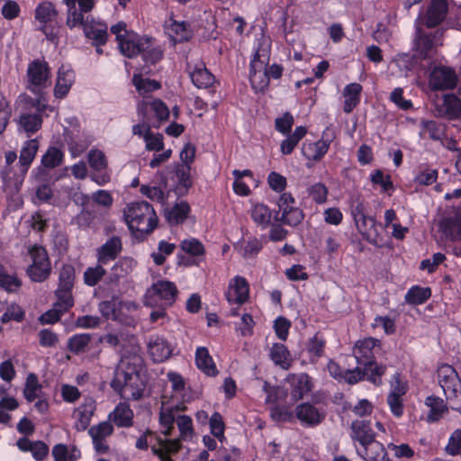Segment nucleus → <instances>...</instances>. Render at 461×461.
<instances>
[{
    "mask_svg": "<svg viewBox=\"0 0 461 461\" xmlns=\"http://www.w3.org/2000/svg\"><path fill=\"white\" fill-rule=\"evenodd\" d=\"M190 166H180L176 167V176L177 177L178 185L176 186V193L178 194H184L192 186V180L190 177Z\"/></svg>",
    "mask_w": 461,
    "mask_h": 461,
    "instance_id": "37",
    "label": "nucleus"
},
{
    "mask_svg": "<svg viewBox=\"0 0 461 461\" xmlns=\"http://www.w3.org/2000/svg\"><path fill=\"white\" fill-rule=\"evenodd\" d=\"M422 134H429V137L434 140H439L445 136V126L435 121L422 120L420 122Z\"/></svg>",
    "mask_w": 461,
    "mask_h": 461,
    "instance_id": "42",
    "label": "nucleus"
},
{
    "mask_svg": "<svg viewBox=\"0 0 461 461\" xmlns=\"http://www.w3.org/2000/svg\"><path fill=\"white\" fill-rule=\"evenodd\" d=\"M443 29L427 32L417 23L413 39V58L415 59H431L436 54L438 46L442 45Z\"/></svg>",
    "mask_w": 461,
    "mask_h": 461,
    "instance_id": "3",
    "label": "nucleus"
},
{
    "mask_svg": "<svg viewBox=\"0 0 461 461\" xmlns=\"http://www.w3.org/2000/svg\"><path fill=\"white\" fill-rule=\"evenodd\" d=\"M448 12L447 0H431L425 14L419 18L417 23L427 28H434L440 24Z\"/></svg>",
    "mask_w": 461,
    "mask_h": 461,
    "instance_id": "9",
    "label": "nucleus"
},
{
    "mask_svg": "<svg viewBox=\"0 0 461 461\" xmlns=\"http://www.w3.org/2000/svg\"><path fill=\"white\" fill-rule=\"evenodd\" d=\"M461 449V429H456L449 438L448 444L446 447V451L451 455L456 456Z\"/></svg>",
    "mask_w": 461,
    "mask_h": 461,
    "instance_id": "64",
    "label": "nucleus"
},
{
    "mask_svg": "<svg viewBox=\"0 0 461 461\" xmlns=\"http://www.w3.org/2000/svg\"><path fill=\"white\" fill-rule=\"evenodd\" d=\"M32 263L27 267L26 274L32 282H43L51 273V265L47 250L38 245L29 249Z\"/></svg>",
    "mask_w": 461,
    "mask_h": 461,
    "instance_id": "6",
    "label": "nucleus"
},
{
    "mask_svg": "<svg viewBox=\"0 0 461 461\" xmlns=\"http://www.w3.org/2000/svg\"><path fill=\"white\" fill-rule=\"evenodd\" d=\"M88 162L90 167L97 172L93 179L99 185H104L110 180L109 175L105 172L107 167V159L104 153L98 149H92L88 153Z\"/></svg>",
    "mask_w": 461,
    "mask_h": 461,
    "instance_id": "16",
    "label": "nucleus"
},
{
    "mask_svg": "<svg viewBox=\"0 0 461 461\" xmlns=\"http://www.w3.org/2000/svg\"><path fill=\"white\" fill-rule=\"evenodd\" d=\"M46 110L53 111V108L46 104L41 95L37 98L29 97L19 116L20 127L27 133H35L42 125V113Z\"/></svg>",
    "mask_w": 461,
    "mask_h": 461,
    "instance_id": "4",
    "label": "nucleus"
},
{
    "mask_svg": "<svg viewBox=\"0 0 461 461\" xmlns=\"http://www.w3.org/2000/svg\"><path fill=\"white\" fill-rule=\"evenodd\" d=\"M362 86L358 83H351L344 88V107L345 113H349L358 104Z\"/></svg>",
    "mask_w": 461,
    "mask_h": 461,
    "instance_id": "31",
    "label": "nucleus"
},
{
    "mask_svg": "<svg viewBox=\"0 0 461 461\" xmlns=\"http://www.w3.org/2000/svg\"><path fill=\"white\" fill-rule=\"evenodd\" d=\"M74 82V73L71 70H59L54 95L57 98H63L68 93Z\"/></svg>",
    "mask_w": 461,
    "mask_h": 461,
    "instance_id": "32",
    "label": "nucleus"
},
{
    "mask_svg": "<svg viewBox=\"0 0 461 461\" xmlns=\"http://www.w3.org/2000/svg\"><path fill=\"white\" fill-rule=\"evenodd\" d=\"M193 83L198 88H208L212 86L214 77L205 68H197L190 74Z\"/></svg>",
    "mask_w": 461,
    "mask_h": 461,
    "instance_id": "39",
    "label": "nucleus"
},
{
    "mask_svg": "<svg viewBox=\"0 0 461 461\" xmlns=\"http://www.w3.org/2000/svg\"><path fill=\"white\" fill-rule=\"evenodd\" d=\"M151 40L150 37H139L131 33L118 41V44L121 52L124 56L131 59L140 54L142 51L141 49H143L144 45H148Z\"/></svg>",
    "mask_w": 461,
    "mask_h": 461,
    "instance_id": "18",
    "label": "nucleus"
},
{
    "mask_svg": "<svg viewBox=\"0 0 461 461\" xmlns=\"http://www.w3.org/2000/svg\"><path fill=\"white\" fill-rule=\"evenodd\" d=\"M93 337L88 333L76 334L68 341V349L75 355L84 353L89 349Z\"/></svg>",
    "mask_w": 461,
    "mask_h": 461,
    "instance_id": "34",
    "label": "nucleus"
},
{
    "mask_svg": "<svg viewBox=\"0 0 461 461\" xmlns=\"http://www.w3.org/2000/svg\"><path fill=\"white\" fill-rule=\"evenodd\" d=\"M75 279V268L71 265H64L59 272V286L73 288Z\"/></svg>",
    "mask_w": 461,
    "mask_h": 461,
    "instance_id": "58",
    "label": "nucleus"
},
{
    "mask_svg": "<svg viewBox=\"0 0 461 461\" xmlns=\"http://www.w3.org/2000/svg\"><path fill=\"white\" fill-rule=\"evenodd\" d=\"M304 218L303 211L298 207H291L287 213H282L281 217L276 216V221H281L290 226H297Z\"/></svg>",
    "mask_w": 461,
    "mask_h": 461,
    "instance_id": "52",
    "label": "nucleus"
},
{
    "mask_svg": "<svg viewBox=\"0 0 461 461\" xmlns=\"http://www.w3.org/2000/svg\"><path fill=\"white\" fill-rule=\"evenodd\" d=\"M122 250V239L119 236H113L96 249L97 262L106 265L116 259Z\"/></svg>",
    "mask_w": 461,
    "mask_h": 461,
    "instance_id": "14",
    "label": "nucleus"
},
{
    "mask_svg": "<svg viewBox=\"0 0 461 461\" xmlns=\"http://www.w3.org/2000/svg\"><path fill=\"white\" fill-rule=\"evenodd\" d=\"M439 229L446 234V236L454 237L456 232H458L461 237L460 220L456 221L453 218H444L439 223Z\"/></svg>",
    "mask_w": 461,
    "mask_h": 461,
    "instance_id": "59",
    "label": "nucleus"
},
{
    "mask_svg": "<svg viewBox=\"0 0 461 461\" xmlns=\"http://www.w3.org/2000/svg\"><path fill=\"white\" fill-rule=\"evenodd\" d=\"M109 418L118 427H131L132 425L133 412L129 404L120 402L115 410L109 415Z\"/></svg>",
    "mask_w": 461,
    "mask_h": 461,
    "instance_id": "29",
    "label": "nucleus"
},
{
    "mask_svg": "<svg viewBox=\"0 0 461 461\" xmlns=\"http://www.w3.org/2000/svg\"><path fill=\"white\" fill-rule=\"evenodd\" d=\"M95 411V402L92 399L86 400L75 410V414L77 417V421L75 425L77 430L83 431L87 429Z\"/></svg>",
    "mask_w": 461,
    "mask_h": 461,
    "instance_id": "22",
    "label": "nucleus"
},
{
    "mask_svg": "<svg viewBox=\"0 0 461 461\" xmlns=\"http://www.w3.org/2000/svg\"><path fill=\"white\" fill-rule=\"evenodd\" d=\"M23 316L24 312L20 308V306L16 304H12L6 309L5 312L2 315L1 321L3 323H7L12 320L21 321L23 319Z\"/></svg>",
    "mask_w": 461,
    "mask_h": 461,
    "instance_id": "62",
    "label": "nucleus"
},
{
    "mask_svg": "<svg viewBox=\"0 0 461 461\" xmlns=\"http://www.w3.org/2000/svg\"><path fill=\"white\" fill-rule=\"evenodd\" d=\"M356 226L362 236L371 242L370 238L375 232V221L366 214L355 221Z\"/></svg>",
    "mask_w": 461,
    "mask_h": 461,
    "instance_id": "44",
    "label": "nucleus"
},
{
    "mask_svg": "<svg viewBox=\"0 0 461 461\" xmlns=\"http://www.w3.org/2000/svg\"><path fill=\"white\" fill-rule=\"evenodd\" d=\"M195 363L197 367L207 375L215 376L218 374L216 366L204 347H199L196 349Z\"/></svg>",
    "mask_w": 461,
    "mask_h": 461,
    "instance_id": "25",
    "label": "nucleus"
},
{
    "mask_svg": "<svg viewBox=\"0 0 461 461\" xmlns=\"http://www.w3.org/2000/svg\"><path fill=\"white\" fill-rule=\"evenodd\" d=\"M176 294L177 289L174 283L158 281L148 289L144 304L151 308H166L174 303Z\"/></svg>",
    "mask_w": 461,
    "mask_h": 461,
    "instance_id": "5",
    "label": "nucleus"
},
{
    "mask_svg": "<svg viewBox=\"0 0 461 461\" xmlns=\"http://www.w3.org/2000/svg\"><path fill=\"white\" fill-rule=\"evenodd\" d=\"M249 80L256 91H264L269 85L267 71L249 73Z\"/></svg>",
    "mask_w": 461,
    "mask_h": 461,
    "instance_id": "60",
    "label": "nucleus"
},
{
    "mask_svg": "<svg viewBox=\"0 0 461 461\" xmlns=\"http://www.w3.org/2000/svg\"><path fill=\"white\" fill-rule=\"evenodd\" d=\"M270 357L274 363L284 369L291 366L290 353L286 347L280 343H275L270 350Z\"/></svg>",
    "mask_w": 461,
    "mask_h": 461,
    "instance_id": "35",
    "label": "nucleus"
},
{
    "mask_svg": "<svg viewBox=\"0 0 461 461\" xmlns=\"http://www.w3.org/2000/svg\"><path fill=\"white\" fill-rule=\"evenodd\" d=\"M431 295L429 287L412 286L405 295V301L410 304H421Z\"/></svg>",
    "mask_w": 461,
    "mask_h": 461,
    "instance_id": "40",
    "label": "nucleus"
},
{
    "mask_svg": "<svg viewBox=\"0 0 461 461\" xmlns=\"http://www.w3.org/2000/svg\"><path fill=\"white\" fill-rule=\"evenodd\" d=\"M149 354L154 362H163L171 355V348L162 338H156L148 344Z\"/></svg>",
    "mask_w": 461,
    "mask_h": 461,
    "instance_id": "23",
    "label": "nucleus"
},
{
    "mask_svg": "<svg viewBox=\"0 0 461 461\" xmlns=\"http://www.w3.org/2000/svg\"><path fill=\"white\" fill-rule=\"evenodd\" d=\"M180 248L191 256L198 257L204 254V247L197 239L184 240L180 244Z\"/></svg>",
    "mask_w": 461,
    "mask_h": 461,
    "instance_id": "56",
    "label": "nucleus"
},
{
    "mask_svg": "<svg viewBox=\"0 0 461 461\" xmlns=\"http://www.w3.org/2000/svg\"><path fill=\"white\" fill-rule=\"evenodd\" d=\"M384 449V446L375 440L368 445L363 447L362 451H358V454L365 459V461H374L379 454L382 455V451Z\"/></svg>",
    "mask_w": 461,
    "mask_h": 461,
    "instance_id": "55",
    "label": "nucleus"
},
{
    "mask_svg": "<svg viewBox=\"0 0 461 461\" xmlns=\"http://www.w3.org/2000/svg\"><path fill=\"white\" fill-rule=\"evenodd\" d=\"M211 433L217 438L221 442L225 439L224 437V422L221 415L219 412H214L209 420Z\"/></svg>",
    "mask_w": 461,
    "mask_h": 461,
    "instance_id": "53",
    "label": "nucleus"
},
{
    "mask_svg": "<svg viewBox=\"0 0 461 461\" xmlns=\"http://www.w3.org/2000/svg\"><path fill=\"white\" fill-rule=\"evenodd\" d=\"M104 264H101L97 262V265L94 267H87L84 273V282L86 285L89 286H94L98 284V282L104 277L106 274V270L104 268Z\"/></svg>",
    "mask_w": 461,
    "mask_h": 461,
    "instance_id": "46",
    "label": "nucleus"
},
{
    "mask_svg": "<svg viewBox=\"0 0 461 461\" xmlns=\"http://www.w3.org/2000/svg\"><path fill=\"white\" fill-rule=\"evenodd\" d=\"M190 212V206L186 202L176 203L172 208L165 210V217L171 225L182 223Z\"/></svg>",
    "mask_w": 461,
    "mask_h": 461,
    "instance_id": "30",
    "label": "nucleus"
},
{
    "mask_svg": "<svg viewBox=\"0 0 461 461\" xmlns=\"http://www.w3.org/2000/svg\"><path fill=\"white\" fill-rule=\"evenodd\" d=\"M171 31L174 33V36L172 35L171 37L175 43L188 41L193 37L190 25L186 22H173Z\"/></svg>",
    "mask_w": 461,
    "mask_h": 461,
    "instance_id": "41",
    "label": "nucleus"
},
{
    "mask_svg": "<svg viewBox=\"0 0 461 461\" xmlns=\"http://www.w3.org/2000/svg\"><path fill=\"white\" fill-rule=\"evenodd\" d=\"M329 147L330 143L323 140L305 142L303 144L302 153L309 161H318L327 153Z\"/></svg>",
    "mask_w": 461,
    "mask_h": 461,
    "instance_id": "24",
    "label": "nucleus"
},
{
    "mask_svg": "<svg viewBox=\"0 0 461 461\" xmlns=\"http://www.w3.org/2000/svg\"><path fill=\"white\" fill-rule=\"evenodd\" d=\"M437 377L450 408L461 412V380L455 368L442 364L438 367Z\"/></svg>",
    "mask_w": 461,
    "mask_h": 461,
    "instance_id": "2",
    "label": "nucleus"
},
{
    "mask_svg": "<svg viewBox=\"0 0 461 461\" xmlns=\"http://www.w3.org/2000/svg\"><path fill=\"white\" fill-rule=\"evenodd\" d=\"M140 113L143 117H148L147 113H153L158 119V124L159 126L161 122L167 121L169 117V110L167 105L159 99L154 100L150 103L144 104L140 108Z\"/></svg>",
    "mask_w": 461,
    "mask_h": 461,
    "instance_id": "26",
    "label": "nucleus"
},
{
    "mask_svg": "<svg viewBox=\"0 0 461 461\" xmlns=\"http://www.w3.org/2000/svg\"><path fill=\"white\" fill-rule=\"evenodd\" d=\"M63 158V153L58 148H50L41 158V163L45 167L53 168L60 165Z\"/></svg>",
    "mask_w": 461,
    "mask_h": 461,
    "instance_id": "51",
    "label": "nucleus"
},
{
    "mask_svg": "<svg viewBox=\"0 0 461 461\" xmlns=\"http://www.w3.org/2000/svg\"><path fill=\"white\" fill-rule=\"evenodd\" d=\"M425 403L428 407H429L428 420L430 421L438 420L443 416V414L447 411V405L439 397L429 396L427 397Z\"/></svg>",
    "mask_w": 461,
    "mask_h": 461,
    "instance_id": "36",
    "label": "nucleus"
},
{
    "mask_svg": "<svg viewBox=\"0 0 461 461\" xmlns=\"http://www.w3.org/2000/svg\"><path fill=\"white\" fill-rule=\"evenodd\" d=\"M72 288H64L59 286L56 291L58 301L54 303L55 307L59 308L64 312H68L73 306Z\"/></svg>",
    "mask_w": 461,
    "mask_h": 461,
    "instance_id": "47",
    "label": "nucleus"
},
{
    "mask_svg": "<svg viewBox=\"0 0 461 461\" xmlns=\"http://www.w3.org/2000/svg\"><path fill=\"white\" fill-rule=\"evenodd\" d=\"M440 115L448 119L461 117V99L455 95H445L443 97L442 109L438 111Z\"/></svg>",
    "mask_w": 461,
    "mask_h": 461,
    "instance_id": "28",
    "label": "nucleus"
},
{
    "mask_svg": "<svg viewBox=\"0 0 461 461\" xmlns=\"http://www.w3.org/2000/svg\"><path fill=\"white\" fill-rule=\"evenodd\" d=\"M143 74H134L133 75V84L138 91H143L144 93L152 92L154 90H158L161 87L159 82L154 79L143 78Z\"/></svg>",
    "mask_w": 461,
    "mask_h": 461,
    "instance_id": "48",
    "label": "nucleus"
},
{
    "mask_svg": "<svg viewBox=\"0 0 461 461\" xmlns=\"http://www.w3.org/2000/svg\"><path fill=\"white\" fill-rule=\"evenodd\" d=\"M325 340L314 335L307 343L306 349L310 354V361L316 362L324 353Z\"/></svg>",
    "mask_w": 461,
    "mask_h": 461,
    "instance_id": "43",
    "label": "nucleus"
},
{
    "mask_svg": "<svg viewBox=\"0 0 461 461\" xmlns=\"http://www.w3.org/2000/svg\"><path fill=\"white\" fill-rule=\"evenodd\" d=\"M363 373L365 376H367V379L370 380L374 384L380 385L381 381V375L385 371L384 366H378L375 362V364H370L366 366H364Z\"/></svg>",
    "mask_w": 461,
    "mask_h": 461,
    "instance_id": "54",
    "label": "nucleus"
},
{
    "mask_svg": "<svg viewBox=\"0 0 461 461\" xmlns=\"http://www.w3.org/2000/svg\"><path fill=\"white\" fill-rule=\"evenodd\" d=\"M58 12L54 5L50 2H44L38 5L35 10V18L43 25L41 27V31L50 40H52L55 36L52 31H49L48 23L56 21Z\"/></svg>",
    "mask_w": 461,
    "mask_h": 461,
    "instance_id": "19",
    "label": "nucleus"
},
{
    "mask_svg": "<svg viewBox=\"0 0 461 461\" xmlns=\"http://www.w3.org/2000/svg\"><path fill=\"white\" fill-rule=\"evenodd\" d=\"M226 298L230 303L242 304L249 295V285L242 276H236L229 285Z\"/></svg>",
    "mask_w": 461,
    "mask_h": 461,
    "instance_id": "13",
    "label": "nucleus"
},
{
    "mask_svg": "<svg viewBox=\"0 0 461 461\" xmlns=\"http://www.w3.org/2000/svg\"><path fill=\"white\" fill-rule=\"evenodd\" d=\"M287 381L291 384V398L294 402L302 400L312 389L311 377L305 373L292 374L288 376Z\"/></svg>",
    "mask_w": 461,
    "mask_h": 461,
    "instance_id": "17",
    "label": "nucleus"
},
{
    "mask_svg": "<svg viewBox=\"0 0 461 461\" xmlns=\"http://www.w3.org/2000/svg\"><path fill=\"white\" fill-rule=\"evenodd\" d=\"M251 217L255 222L266 228L271 220V212L264 204H257L251 211Z\"/></svg>",
    "mask_w": 461,
    "mask_h": 461,
    "instance_id": "50",
    "label": "nucleus"
},
{
    "mask_svg": "<svg viewBox=\"0 0 461 461\" xmlns=\"http://www.w3.org/2000/svg\"><path fill=\"white\" fill-rule=\"evenodd\" d=\"M27 76L30 84L33 86L31 90L36 93V88L46 87L50 78L49 65L45 61L36 59L29 64Z\"/></svg>",
    "mask_w": 461,
    "mask_h": 461,
    "instance_id": "10",
    "label": "nucleus"
},
{
    "mask_svg": "<svg viewBox=\"0 0 461 461\" xmlns=\"http://www.w3.org/2000/svg\"><path fill=\"white\" fill-rule=\"evenodd\" d=\"M143 365V358L140 354L136 352L124 353L115 372V377L113 379V384L119 386L121 377L140 374Z\"/></svg>",
    "mask_w": 461,
    "mask_h": 461,
    "instance_id": "8",
    "label": "nucleus"
},
{
    "mask_svg": "<svg viewBox=\"0 0 461 461\" xmlns=\"http://www.w3.org/2000/svg\"><path fill=\"white\" fill-rule=\"evenodd\" d=\"M296 418L304 425L314 427L325 419V413L309 402H303L295 408Z\"/></svg>",
    "mask_w": 461,
    "mask_h": 461,
    "instance_id": "15",
    "label": "nucleus"
},
{
    "mask_svg": "<svg viewBox=\"0 0 461 461\" xmlns=\"http://www.w3.org/2000/svg\"><path fill=\"white\" fill-rule=\"evenodd\" d=\"M0 285L8 292H15L21 287L22 281L16 276L9 275L0 264Z\"/></svg>",
    "mask_w": 461,
    "mask_h": 461,
    "instance_id": "45",
    "label": "nucleus"
},
{
    "mask_svg": "<svg viewBox=\"0 0 461 461\" xmlns=\"http://www.w3.org/2000/svg\"><path fill=\"white\" fill-rule=\"evenodd\" d=\"M84 32L86 38L93 41L95 46L104 45L107 41V26L101 23H86Z\"/></svg>",
    "mask_w": 461,
    "mask_h": 461,
    "instance_id": "27",
    "label": "nucleus"
},
{
    "mask_svg": "<svg viewBox=\"0 0 461 461\" xmlns=\"http://www.w3.org/2000/svg\"><path fill=\"white\" fill-rule=\"evenodd\" d=\"M380 341L375 338H366L363 340H358L354 348L353 355L359 366H366L370 364H375L374 348Z\"/></svg>",
    "mask_w": 461,
    "mask_h": 461,
    "instance_id": "12",
    "label": "nucleus"
},
{
    "mask_svg": "<svg viewBox=\"0 0 461 461\" xmlns=\"http://www.w3.org/2000/svg\"><path fill=\"white\" fill-rule=\"evenodd\" d=\"M294 124L293 115L286 112L283 117L276 119V129L283 134H289Z\"/></svg>",
    "mask_w": 461,
    "mask_h": 461,
    "instance_id": "63",
    "label": "nucleus"
},
{
    "mask_svg": "<svg viewBox=\"0 0 461 461\" xmlns=\"http://www.w3.org/2000/svg\"><path fill=\"white\" fill-rule=\"evenodd\" d=\"M66 5L68 6V17H67V25L69 28H74L77 26H83L86 23H88V18L86 20L84 19L83 13L79 9H77V5L73 4V0H63Z\"/></svg>",
    "mask_w": 461,
    "mask_h": 461,
    "instance_id": "38",
    "label": "nucleus"
},
{
    "mask_svg": "<svg viewBox=\"0 0 461 461\" xmlns=\"http://www.w3.org/2000/svg\"><path fill=\"white\" fill-rule=\"evenodd\" d=\"M351 438L364 447L375 440V433L371 428L370 421L357 420L351 424Z\"/></svg>",
    "mask_w": 461,
    "mask_h": 461,
    "instance_id": "20",
    "label": "nucleus"
},
{
    "mask_svg": "<svg viewBox=\"0 0 461 461\" xmlns=\"http://www.w3.org/2000/svg\"><path fill=\"white\" fill-rule=\"evenodd\" d=\"M141 57L145 64L140 68L141 74H152L151 65L159 62L164 56L163 50L160 47H151V41L148 45H144L141 49Z\"/></svg>",
    "mask_w": 461,
    "mask_h": 461,
    "instance_id": "21",
    "label": "nucleus"
},
{
    "mask_svg": "<svg viewBox=\"0 0 461 461\" xmlns=\"http://www.w3.org/2000/svg\"><path fill=\"white\" fill-rule=\"evenodd\" d=\"M39 149V142L36 140H31L25 142V145L23 147L19 163L21 164V171L23 173H26L29 166L35 158V155Z\"/></svg>",
    "mask_w": 461,
    "mask_h": 461,
    "instance_id": "33",
    "label": "nucleus"
},
{
    "mask_svg": "<svg viewBox=\"0 0 461 461\" xmlns=\"http://www.w3.org/2000/svg\"><path fill=\"white\" fill-rule=\"evenodd\" d=\"M268 61V57L264 54L260 53V50H258L255 55L253 59L250 62V70L249 73H258V72H265L267 71V62Z\"/></svg>",
    "mask_w": 461,
    "mask_h": 461,
    "instance_id": "61",
    "label": "nucleus"
},
{
    "mask_svg": "<svg viewBox=\"0 0 461 461\" xmlns=\"http://www.w3.org/2000/svg\"><path fill=\"white\" fill-rule=\"evenodd\" d=\"M41 386L39 384L38 377L35 374H29L26 378L23 395L28 402L34 401L37 397V392L41 391Z\"/></svg>",
    "mask_w": 461,
    "mask_h": 461,
    "instance_id": "49",
    "label": "nucleus"
},
{
    "mask_svg": "<svg viewBox=\"0 0 461 461\" xmlns=\"http://www.w3.org/2000/svg\"><path fill=\"white\" fill-rule=\"evenodd\" d=\"M118 385L113 384V380L111 382V386L114 391L119 392L124 398L132 400L140 399L146 387L141 374L121 377Z\"/></svg>",
    "mask_w": 461,
    "mask_h": 461,
    "instance_id": "7",
    "label": "nucleus"
},
{
    "mask_svg": "<svg viewBox=\"0 0 461 461\" xmlns=\"http://www.w3.org/2000/svg\"><path fill=\"white\" fill-rule=\"evenodd\" d=\"M430 84L438 90L453 89L457 85V77L450 68H435L430 74Z\"/></svg>",
    "mask_w": 461,
    "mask_h": 461,
    "instance_id": "11",
    "label": "nucleus"
},
{
    "mask_svg": "<svg viewBox=\"0 0 461 461\" xmlns=\"http://www.w3.org/2000/svg\"><path fill=\"white\" fill-rule=\"evenodd\" d=\"M113 432V427L109 421H103L97 426H93L89 429L88 433L93 440L95 438H105L112 435Z\"/></svg>",
    "mask_w": 461,
    "mask_h": 461,
    "instance_id": "57",
    "label": "nucleus"
},
{
    "mask_svg": "<svg viewBox=\"0 0 461 461\" xmlns=\"http://www.w3.org/2000/svg\"><path fill=\"white\" fill-rule=\"evenodd\" d=\"M123 215L131 231L140 239L151 233L158 223L153 207L145 201L128 204Z\"/></svg>",
    "mask_w": 461,
    "mask_h": 461,
    "instance_id": "1",
    "label": "nucleus"
}]
</instances>
